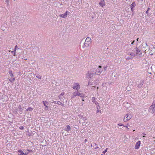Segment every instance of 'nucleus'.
I'll use <instances>...</instances> for the list:
<instances>
[{"instance_id": "f257e3e1", "label": "nucleus", "mask_w": 155, "mask_h": 155, "mask_svg": "<svg viewBox=\"0 0 155 155\" xmlns=\"http://www.w3.org/2000/svg\"><path fill=\"white\" fill-rule=\"evenodd\" d=\"M96 69L91 70L88 71L87 73L86 76L87 78L89 79L96 75Z\"/></svg>"}, {"instance_id": "f03ea898", "label": "nucleus", "mask_w": 155, "mask_h": 155, "mask_svg": "<svg viewBox=\"0 0 155 155\" xmlns=\"http://www.w3.org/2000/svg\"><path fill=\"white\" fill-rule=\"evenodd\" d=\"M76 96L80 97L82 98L84 96V94H83L80 93L78 90L75 91L73 93L72 95L71 96V98H73L75 97Z\"/></svg>"}, {"instance_id": "7ed1b4c3", "label": "nucleus", "mask_w": 155, "mask_h": 155, "mask_svg": "<svg viewBox=\"0 0 155 155\" xmlns=\"http://www.w3.org/2000/svg\"><path fill=\"white\" fill-rule=\"evenodd\" d=\"M149 111L152 114L155 113V100L153 101L152 105L150 107Z\"/></svg>"}, {"instance_id": "20e7f679", "label": "nucleus", "mask_w": 155, "mask_h": 155, "mask_svg": "<svg viewBox=\"0 0 155 155\" xmlns=\"http://www.w3.org/2000/svg\"><path fill=\"white\" fill-rule=\"evenodd\" d=\"M133 51L135 52L136 55L138 57H141L142 55V53L141 51L138 49L137 47H135Z\"/></svg>"}, {"instance_id": "39448f33", "label": "nucleus", "mask_w": 155, "mask_h": 155, "mask_svg": "<svg viewBox=\"0 0 155 155\" xmlns=\"http://www.w3.org/2000/svg\"><path fill=\"white\" fill-rule=\"evenodd\" d=\"M91 39L89 37L87 38L84 42V46L86 47H88L91 43Z\"/></svg>"}, {"instance_id": "423d86ee", "label": "nucleus", "mask_w": 155, "mask_h": 155, "mask_svg": "<svg viewBox=\"0 0 155 155\" xmlns=\"http://www.w3.org/2000/svg\"><path fill=\"white\" fill-rule=\"evenodd\" d=\"M72 88L75 90H78L80 88V86L79 83H74L72 85Z\"/></svg>"}, {"instance_id": "0eeeda50", "label": "nucleus", "mask_w": 155, "mask_h": 155, "mask_svg": "<svg viewBox=\"0 0 155 155\" xmlns=\"http://www.w3.org/2000/svg\"><path fill=\"white\" fill-rule=\"evenodd\" d=\"M131 117L132 116L131 115L127 114L124 117V120L125 122H126L130 120Z\"/></svg>"}, {"instance_id": "6e6552de", "label": "nucleus", "mask_w": 155, "mask_h": 155, "mask_svg": "<svg viewBox=\"0 0 155 155\" xmlns=\"http://www.w3.org/2000/svg\"><path fill=\"white\" fill-rule=\"evenodd\" d=\"M96 49L92 48L91 51V56H92L93 58H95L96 57Z\"/></svg>"}, {"instance_id": "1a4fd4ad", "label": "nucleus", "mask_w": 155, "mask_h": 155, "mask_svg": "<svg viewBox=\"0 0 155 155\" xmlns=\"http://www.w3.org/2000/svg\"><path fill=\"white\" fill-rule=\"evenodd\" d=\"M140 144V141H138L136 144L135 148L136 149H138L139 148Z\"/></svg>"}, {"instance_id": "9d476101", "label": "nucleus", "mask_w": 155, "mask_h": 155, "mask_svg": "<svg viewBox=\"0 0 155 155\" xmlns=\"http://www.w3.org/2000/svg\"><path fill=\"white\" fill-rule=\"evenodd\" d=\"M68 13V12L67 11H66L64 14L61 15L60 16L61 18H65L67 17V15ZM68 13H69V12H68Z\"/></svg>"}, {"instance_id": "9b49d317", "label": "nucleus", "mask_w": 155, "mask_h": 155, "mask_svg": "<svg viewBox=\"0 0 155 155\" xmlns=\"http://www.w3.org/2000/svg\"><path fill=\"white\" fill-rule=\"evenodd\" d=\"M99 5L101 7H103L105 5V3L104 0H101L99 2Z\"/></svg>"}, {"instance_id": "f8f14e48", "label": "nucleus", "mask_w": 155, "mask_h": 155, "mask_svg": "<svg viewBox=\"0 0 155 155\" xmlns=\"http://www.w3.org/2000/svg\"><path fill=\"white\" fill-rule=\"evenodd\" d=\"M52 103H54L55 104H57L60 105H61L63 106H64V104L61 102L58 101H54L52 102Z\"/></svg>"}, {"instance_id": "ddd939ff", "label": "nucleus", "mask_w": 155, "mask_h": 155, "mask_svg": "<svg viewBox=\"0 0 155 155\" xmlns=\"http://www.w3.org/2000/svg\"><path fill=\"white\" fill-rule=\"evenodd\" d=\"M128 55H130L131 56V58L133 59V58L136 56V54L134 52H129L128 54Z\"/></svg>"}, {"instance_id": "4468645a", "label": "nucleus", "mask_w": 155, "mask_h": 155, "mask_svg": "<svg viewBox=\"0 0 155 155\" xmlns=\"http://www.w3.org/2000/svg\"><path fill=\"white\" fill-rule=\"evenodd\" d=\"M136 4L135 2H133L130 5L131 10L132 12L133 11V8L136 6Z\"/></svg>"}, {"instance_id": "2eb2a0df", "label": "nucleus", "mask_w": 155, "mask_h": 155, "mask_svg": "<svg viewBox=\"0 0 155 155\" xmlns=\"http://www.w3.org/2000/svg\"><path fill=\"white\" fill-rule=\"evenodd\" d=\"M64 92L60 94L58 96V97L60 100L61 101H63L64 99H63L62 97L64 95Z\"/></svg>"}, {"instance_id": "dca6fc26", "label": "nucleus", "mask_w": 155, "mask_h": 155, "mask_svg": "<svg viewBox=\"0 0 155 155\" xmlns=\"http://www.w3.org/2000/svg\"><path fill=\"white\" fill-rule=\"evenodd\" d=\"M38 50V49L36 47H34V48H33V50H32V52H31V53L32 54V52L33 54H36Z\"/></svg>"}, {"instance_id": "f3484780", "label": "nucleus", "mask_w": 155, "mask_h": 155, "mask_svg": "<svg viewBox=\"0 0 155 155\" xmlns=\"http://www.w3.org/2000/svg\"><path fill=\"white\" fill-rule=\"evenodd\" d=\"M64 130L68 132L71 130V127L69 125H67L66 128L64 129Z\"/></svg>"}, {"instance_id": "a211bd4d", "label": "nucleus", "mask_w": 155, "mask_h": 155, "mask_svg": "<svg viewBox=\"0 0 155 155\" xmlns=\"http://www.w3.org/2000/svg\"><path fill=\"white\" fill-rule=\"evenodd\" d=\"M18 152L19 153V155H27V154L24 153L23 151L21 150H18Z\"/></svg>"}, {"instance_id": "6ab92c4d", "label": "nucleus", "mask_w": 155, "mask_h": 155, "mask_svg": "<svg viewBox=\"0 0 155 155\" xmlns=\"http://www.w3.org/2000/svg\"><path fill=\"white\" fill-rule=\"evenodd\" d=\"M144 81H141L140 84H137V87L139 88H140L143 85Z\"/></svg>"}, {"instance_id": "aec40b11", "label": "nucleus", "mask_w": 155, "mask_h": 155, "mask_svg": "<svg viewBox=\"0 0 155 155\" xmlns=\"http://www.w3.org/2000/svg\"><path fill=\"white\" fill-rule=\"evenodd\" d=\"M15 80V78H13V77H12L11 78H10L9 80L10 82H12L14 81Z\"/></svg>"}, {"instance_id": "412c9836", "label": "nucleus", "mask_w": 155, "mask_h": 155, "mask_svg": "<svg viewBox=\"0 0 155 155\" xmlns=\"http://www.w3.org/2000/svg\"><path fill=\"white\" fill-rule=\"evenodd\" d=\"M95 97H93L92 98V101L93 102L95 103V104L96 105H97V103H96V101H95Z\"/></svg>"}, {"instance_id": "4be33fe9", "label": "nucleus", "mask_w": 155, "mask_h": 155, "mask_svg": "<svg viewBox=\"0 0 155 155\" xmlns=\"http://www.w3.org/2000/svg\"><path fill=\"white\" fill-rule=\"evenodd\" d=\"M98 67L99 68L98 73H101V71H102V69H101V66H99Z\"/></svg>"}, {"instance_id": "5701e85b", "label": "nucleus", "mask_w": 155, "mask_h": 155, "mask_svg": "<svg viewBox=\"0 0 155 155\" xmlns=\"http://www.w3.org/2000/svg\"><path fill=\"white\" fill-rule=\"evenodd\" d=\"M9 74L10 76L11 77H13V75L12 73V71H10L9 72Z\"/></svg>"}, {"instance_id": "b1692460", "label": "nucleus", "mask_w": 155, "mask_h": 155, "mask_svg": "<svg viewBox=\"0 0 155 155\" xmlns=\"http://www.w3.org/2000/svg\"><path fill=\"white\" fill-rule=\"evenodd\" d=\"M33 110L32 108L29 107H28L27 109H26V111H28V110H30V111H32Z\"/></svg>"}, {"instance_id": "393cba45", "label": "nucleus", "mask_w": 155, "mask_h": 155, "mask_svg": "<svg viewBox=\"0 0 155 155\" xmlns=\"http://www.w3.org/2000/svg\"><path fill=\"white\" fill-rule=\"evenodd\" d=\"M11 53L12 54H14V56H15V51L14 50V51H11Z\"/></svg>"}, {"instance_id": "a878e982", "label": "nucleus", "mask_w": 155, "mask_h": 155, "mask_svg": "<svg viewBox=\"0 0 155 155\" xmlns=\"http://www.w3.org/2000/svg\"><path fill=\"white\" fill-rule=\"evenodd\" d=\"M36 77L38 79H40L41 78V77L40 75H38L36 76Z\"/></svg>"}, {"instance_id": "bb28decb", "label": "nucleus", "mask_w": 155, "mask_h": 155, "mask_svg": "<svg viewBox=\"0 0 155 155\" xmlns=\"http://www.w3.org/2000/svg\"><path fill=\"white\" fill-rule=\"evenodd\" d=\"M132 58H131V57L130 58V57H127V58H126V59L127 60H129L130 59H132Z\"/></svg>"}, {"instance_id": "cd10ccee", "label": "nucleus", "mask_w": 155, "mask_h": 155, "mask_svg": "<svg viewBox=\"0 0 155 155\" xmlns=\"http://www.w3.org/2000/svg\"><path fill=\"white\" fill-rule=\"evenodd\" d=\"M43 103L44 104V105L45 106H46V104H45V103H48V102H47L45 101H43Z\"/></svg>"}, {"instance_id": "c85d7f7f", "label": "nucleus", "mask_w": 155, "mask_h": 155, "mask_svg": "<svg viewBox=\"0 0 155 155\" xmlns=\"http://www.w3.org/2000/svg\"><path fill=\"white\" fill-rule=\"evenodd\" d=\"M107 149H106L104 151H103L102 152V153L104 154H105V153L107 151Z\"/></svg>"}, {"instance_id": "c756f323", "label": "nucleus", "mask_w": 155, "mask_h": 155, "mask_svg": "<svg viewBox=\"0 0 155 155\" xmlns=\"http://www.w3.org/2000/svg\"><path fill=\"white\" fill-rule=\"evenodd\" d=\"M117 125L119 126H124V124H117Z\"/></svg>"}, {"instance_id": "7c9ffc66", "label": "nucleus", "mask_w": 155, "mask_h": 155, "mask_svg": "<svg viewBox=\"0 0 155 155\" xmlns=\"http://www.w3.org/2000/svg\"><path fill=\"white\" fill-rule=\"evenodd\" d=\"M17 48H18V47H17V45H16L15 46V49H14V51H16V49Z\"/></svg>"}, {"instance_id": "2f4dec72", "label": "nucleus", "mask_w": 155, "mask_h": 155, "mask_svg": "<svg viewBox=\"0 0 155 155\" xmlns=\"http://www.w3.org/2000/svg\"><path fill=\"white\" fill-rule=\"evenodd\" d=\"M45 109L46 110H47L48 109V106H45Z\"/></svg>"}, {"instance_id": "473e14b6", "label": "nucleus", "mask_w": 155, "mask_h": 155, "mask_svg": "<svg viewBox=\"0 0 155 155\" xmlns=\"http://www.w3.org/2000/svg\"><path fill=\"white\" fill-rule=\"evenodd\" d=\"M98 106H99V105H97V107H98ZM97 113L100 112V113H101V110H98V107H97Z\"/></svg>"}, {"instance_id": "72a5a7b5", "label": "nucleus", "mask_w": 155, "mask_h": 155, "mask_svg": "<svg viewBox=\"0 0 155 155\" xmlns=\"http://www.w3.org/2000/svg\"><path fill=\"white\" fill-rule=\"evenodd\" d=\"M5 2L7 4H8V2H9V0H6L5 1Z\"/></svg>"}, {"instance_id": "f704fd0d", "label": "nucleus", "mask_w": 155, "mask_h": 155, "mask_svg": "<svg viewBox=\"0 0 155 155\" xmlns=\"http://www.w3.org/2000/svg\"><path fill=\"white\" fill-rule=\"evenodd\" d=\"M135 40H134L131 43V45H133L134 43L135 42Z\"/></svg>"}, {"instance_id": "c9c22d12", "label": "nucleus", "mask_w": 155, "mask_h": 155, "mask_svg": "<svg viewBox=\"0 0 155 155\" xmlns=\"http://www.w3.org/2000/svg\"><path fill=\"white\" fill-rule=\"evenodd\" d=\"M142 134H143V135H144V136H143V137H145V135L146 134H145L144 133H142Z\"/></svg>"}, {"instance_id": "e433bc0d", "label": "nucleus", "mask_w": 155, "mask_h": 155, "mask_svg": "<svg viewBox=\"0 0 155 155\" xmlns=\"http://www.w3.org/2000/svg\"><path fill=\"white\" fill-rule=\"evenodd\" d=\"M148 11H147L146 12V13L147 14V15H148Z\"/></svg>"}, {"instance_id": "4c0bfd02", "label": "nucleus", "mask_w": 155, "mask_h": 155, "mask_svg": "<svg viewBox=\"0 0 155 155\" xmlns=\"http://www.w3.org/2000/svg\"><path fill=\"white\" fill-rule=\"evenodd\" d=\"M150 55H153V53H151V52H150Z\"/></svg>"}, {"instance_id": "58836bf2", "label": "nucleus", "mask_w": 155, "mask_h": 155, "mask_svg": "<svg viewBox=\"0 0 155 155\" xmlns=\"http://www.w3.org/2000/svg\"><path fill=\"white\" fill-rule=\"evenodd\" d=\"M124 126V127H126V128H127L128 129H129L128 128V127H127V126Z\"/></svg>"}, {"instance_id": "ea45409f", "label": "nucleus", "mask_w": 155, "mask_h": 155, "mask_svg": "<svg viewBox=\"0 0 155 155\" xmlns=\"http://www.w3.org/2000/svg\"><path fill=\"white\" fill-rule=\"evenodd\" d=\"M146 46H147V47H149V46L147 45V43H146Z\"/></svg>"}, {"instance_id": "a19ab883", "label": "nucleus", "mask_w": 155, "mask_h": 155, "mask_svg": "<svg viewBox=\"0 0 155 155\" xmlns=\"http://www.w3.org/2000/svg\"><path fill=\"white\" fill-rule=\"evenodd\" d=\"M107 68V67H105L104 68V70H106Z\"/></svg>"}, {"instance_id": "79ce46f5", "label": "nucleus", "mask_w": 155, "mask_h": 155, "mask_svg": "<svg viewBox=\"0 0 155 155\" xmlns=\"http://www.w3.org/2000/svg\"><path fill=\"white\" fill-rule=\"evenodd\" d=\"M18 108H19V109H21V106H19V107H18Z\"/></svg>"}, {"instance_id": "37998d69", "label": "nucleus", "mask_w": 155, "mask_h": 155, "mask_svg": "<svg viewBox=\"0 0 155 155\" xmlns=\"http://www.w3.org/2000/svg\"><path fill=\"white\" fill-rule=\"evenodd\" d=\"M87 141V139H85V140H84V142L86 143Z\"/></svg>"}, {"instance_id": "c03bdc74", "label": "nucleus", "mask_w": 155, "mask_h": 155, "mask_svg": "<svg viewBox=\"0 0 155 155\" xmlns=\"http://www.w3.org/2000/svg\"><path fill=\"white\" fill-rule=\"evenodd\" d=\"M150 8H148L147 10L149 11V10H150Z\"/></svg>"}, {"instance_id": "a18cd8bd", "label": "nucleus", "mask_w": 155, "mask_h": 155, "mask_svg": "<svg viewBox=\"0 0 155 155\" xmlns=\"http://www.w3.org/2000/svg\"><path fill=\"white\" fill-rule=\"evenodd\" d=\"M138 39H139V38H138L137 39V41H138Z\"/></svg>"}, {"instance_id": "49530a36", "label": "nucleus", "mask_w": 155, "mask_h": 155, "mask_svg": "<svg viewBox=\"0 0 155 155\" xmlns=\"http://www.w3.org/2000/svg\"><path fill=\"white\" fill-rule=\"evenodd\" d=\"M93 88H92V89H94V88H95V87H93Z\"/></svg>"}, {"instance_id": "de8ad7c7", "label": "nucleus", "mask_w": 155, "mask_h": 155, "mask_svg": "<svg viewBox=\"0 0 155 155\" xmlns=\"http://www.w3.org/2000/svg\"><path fill=\"white\" fill-rule=\"evenodd\" d=\"M88 85L90 84V82H89L88 83Z\"/></svg>"}, {"instance_id": "09e8293b", "label": "nucleus", "mask_w": 155, "mask_h": 155, "mask_svg": "<svg viewBox=\"0 0 155 155\" xmlns=\"http://www.w3.org/2000/svg\"><path fill=\"white\" fill-rule=\"evenodd\" d=\"M101 155H105V154H101Z\"/></svg>"}, {"instance_id": "8fccbe9b", "label": "nucleus", "mask_w": 155, "mask_h": 155, "mask_svg": "<svg viewBox=\"0 0 155 155\" xmlns=\"http://www.w3.org/2000/svg\"><path fill=\"white\" fill-rule=\"evenodd\" d=\"M2 30L3 31H4L3 30V29H2Z\"/></svg>"}, {"instance_id": "3c124183", "label": "nucleus", "mask_w": 155, "mask_h": 155, "mask_svg": "<svg viewBox=\"0 0 155 155\" xmlns=\"http://www.w3.org/2000/svg\"><path fill=\"white\" fill-rule=\"evenodd\" d=\"M23 128V127H21V129H22Z\"/></svg>"}, {"instance_id": "603ef678", "label": "nucleus", "mask_w": 155, "mask_h": 155, "mask_svg": "<svg viewBox=\"0 0 155 155\" xmlns=\"http://www.w3.org/2000/svg\"><path fill=\"white\" fill-rule=\"evenodd\" d=\"M23 128V127H21V129H22Z\"/></svg>"}, {"instance_id": "864d4df0", "label": "nucleus", "mask_w": 155, "mask_h": 155, "mask_svg": "<svg viewBox=\"0 0 155 155\" xmlns=\"http://www.w3.org/2000/svg\"><path fill=\"white\" fill-rule=\"evenodd\" d=\"M153 49H154V48H154V47H153Z\"/></svg>"}, {"instance_id": "5fc2aeb1", "label": "nucleus", "mask_w": 155, "mask_h": 155, "mask_svg": "<svg viewBox=\"0 0 155 155\" xmlns=\"http://www.w3.org/2000/svg\"><path fill=\"white\" fill-rule=\"evenodd\" d=\"M152 50H153L152 48V50H151V51H152Z\"/></svg>"}, {"instance_id": "6e6d98bb", "label": "nucleus", "mask_w": 155, "mask_h": 155, "mask_svg": "<svg viewBox=\"0 0 155 155\" xmlns=\"http://www.w3.org/2000/svg\"><path fill=\"white\" fill-rule=\"evenodd\" d=\"M82 101H84V100L83 99V100H82Z\"/></svg>"}]
</instances>
